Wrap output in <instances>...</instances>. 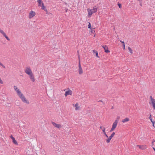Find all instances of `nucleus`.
Segmentation results:
<instances>
[{
    "instance_id": "nucleus-24",
    "label": "nucleus",
    "mask_w": 155,
    "mask_h": 155,
    "mask_svg": "<svg viewBox=\"0 0 155 155\" xmlns=\"http://www.w3.org/2000/svg\"><path fill=\"white\" fill-rule=\"evenodd\" d=\"M115 134V133L114 132H113L112 134H111L110 136L111 138H112L114 136Z\"/></svg>"
},
{
    "instance_id": "nucleus-52",
    "label": "nucleus",
    "mask_w": 155,
    "mask_h": 155,
    "mask_svg": "<svg viewBox=\"0 0 155 155\" xmlns=\"http://www.w3.org/2000/svg\"><path fill=\"white\" fill-rule=\"evenodd\" d=\"M100 129H102V127L101 126L100 127Z\"/></svg>"
},
{
    "instance_id": "nucleus-8",
    "label": "nucleus",
    "mask_w": 155,
    "mask_h": 155,
    "mask_svg": "<svg viewBox=\"0 0 155 155\" xmlns=\"http://www.w3.org/2000/svg\"><path fill=\"white\" fill-rule=\"evenodd\" d=\"M10 137L12 140V142L14 144L17 145L18 144L17 141L15 140V138L13 137L12 135L10 136Z\"/></svg>"
},
{
    "instance_id": "nucleus-34",
    "label": "nucleus",
    "mask_w": 155,
    "mask_h": 155,
    "mask_svg": "<svg viewBox=\"0 0 155 155\" xmlns=\"http://www.w3.org/2000/svg\"><path fill=\"white\" fill-rule=\"evenodd\" d=\"M150 98L151 101H153V100H155L153 98L152 96H150Z\"/></svg>"
},
{
    "instance_id": "nucleus-42",
    "label": "nucleus",
    "mask_w": 155,
    "mask_h": 155,
    "mask_svg": "<svg viewBox=\"0 0 155 155\" xmlns=\"http://www.w3.org/2000/svg\"><path fill=\"white\" fill-rule=\"evenodd\" d=\"M120 42L122 43V45H124V44H125V43L124 41H120Z\"/></svg>"
},
{
    "instance_id": "nucleus-28",
    "label": "nucleus",
    "mask_w": 155,
    "mask_h": 155,
    "mask_svg": "<svg viewBox=\"0 0 155 155\" xmlns=\"http://www.w3.org/2000/svg\"><path fill=\"white\" fill-rule=\"evenodd\" d=\"M0 65L2 66L3 68H5V67L3 64L0 62Z\"/></svg>"
},
{
    "instance_id": "nucleus-32",
    "label": "nucleus",
    "mask_w": 155,
    "mask_h": 155,
    "mask_svg": "<svg viewBox=\"0 0 155 155\" xmlns=\"http://www.w3.org/2000/svg\"><path fill=\"white\" fill-rule=\"evenodd\" d=\"M5 38L7 39V40L8 41H10V39L6 35L5 37Z\"/></svg>"
},
{
    "instance_id": "nucleus-55",
    "label": "nucleus",
    "mask_w": 155,
    "mask_h": 155,
    "mask_svg": "<svg viewBox=\"0 0 155 155\" xmlns=\"http://www.w3.org/2000/svg\"><path fill=\"white\" fill-rule=\"evenodd\" d=\"M104 45H103L102 46V47L104 48Z\"/></svg>"
},
{
    "instance_id": "nucleus-41",
    "label": "nucleus",
    "mask_w": 155,
    "mask_h": 155,
    "mask_svg": "<svg viewBox=\"0 0 155 155\" xmlns=\"http://www.w3.org/2000/svg\"><path fill=\"white\" fill-rule=\"evenodd\" d=\"M98 102H102L103 103V104H104V102H103L102 101V100H100L99 101H98Z\"/></svg>"
},
{
    "instance_id": "nucleus-50",
    "label": "nucleus",
    "mask_w": 155,
    "mask_h": 155,
    "mask_svg": "<svg viewBox=\"0 0 155 155\" xmlns=\"http://www.w3.org/2000/svg\"><path fill=\"white\" fill-rule=\"evenodd\" d=\"M138 1H139L140 3V2H142V0H138Z\"/></svg>"
},
{
    "instance_id": "nucleus-39",
    "label": "nucleus",
    "mask_w": 155,
    "mask_h": 155,
    "mask_svg": "<svg viewBox=\"0 0 155 155\" xmlns=\"http://www.w3.org/2000/svg\"><path fill=\"white\" fill-rule=\"evenodd\" d=\"M151 122L153 124V126H154V124L155 123V121H152Z\"/></svg>"
},
{
    "instance_id": "nucleus-6",
    "label": "nucleus",
    "mask_w": 155,
    "mask_h": 155,
    "mask_svg": "<svg viewBox=\"0 0 155 155\" xmlns=\"http://www.w3.org/2000/svg\"><path fill=\"white\" fill-rule=\"evenodd\" d=\"M51 124H53V125L55 127L58 128H59L61 127V125L60 124H56L55 122L51 121Z\"/></svg>"
},
{
    "instance_id": "nucleus-51",
    "label": "nucleus",
    "mask_w": 155,
    "mask_h": 155,
    "mask_svg": "<svg viewBox=\"0 0 155 155\" xmlns=\"http://www.w3.org/2000/svg\"><path fill=\"white\" fill-rule=\"evenodd\" d=\"M153 150H154V151H155V148L154 147H153Z\"/></svg>"
},
{
    "instance_id": "nucleus-1",
    "label": "nucleus",
    "mask_w": 155,
    "mask_h": 155,
    "mask_svg": "<svg viewBox=\"0 0 155 155\" xmlns=\"http://www.w3.org/2000/svg\"><path fill=\"white\" fill-rule=\"evenodd\" d=\"M21 99V100L24 103H25L27 104H29V102L28 101L26 100L23 94H22L21 96V94L18 96Z\"/></svg>"
},
{
    "instance_id": "nucleus-12",
    "label": "nucleus",
    "mask_w": 155,
    "mask_h": 155,
    "mask_svg": "<svg viewBox=\"0 0 155 155\" xmlns=\"http://www.w3.org/2000/svg\"><path fill=\"white\" fill-rule=\"evenodd\" d=\"M88 16L89 17H91V16L92 15L93 13V12L92 10L91 9H88Z\"/></svg>"
},
{
    "instance_id": "nucleus-10",
    "label": "nucleus",
    "mask_w": 155,
    "mask_h": 155,
    "mask_svg": "<svg viewBox=\"0 0 155 155\" xmlns=\"http://www.w3.org/2000/svg\"><path fill=\"white\" fill-rule=\"evenodd\" d=\"M30 76V78L31 80L33 82L35 81V78L33 73H31V74L29 75Z\"/></svg>"
},
{
    "instance_id": "nucleus-3",
    "label": "nucleus",
    "mask_w": 155,
    "mask_h": 155,
    "mask_svg": "<svg viewBox=\"0 0 155 155\" xmlns=\"http://www.w3.org/2000/svg\"><path fill=\"white\" fill-rule=\"evenodd\" d=\"M78 67H79V69H78V72L79 74H81L83 73V70L81 68V65L80 64V61L79 60V65H78Z\"/></svg>"
},
{
    "instance_id": "nucleus-15",
    "label": "nucleus",
    "mask_w": 155,
    "mask_h": 155,
    "mask_svg": "<svg viewBox=\"0 0 155 155\" xmlns=\"http://www.w3.org/2000/svg\"><path fill=\"white\" fill-rule=\"evenodd\" d=\"M37 2L39 6H41L42 3H43L41 0H38Z\"/></svg>"
},
{
    "instance_id": "nucleus-17",
    "label": "nucleus",
    "mask_w": 155,
    "mask_h": 155,
    "mask_svg": "<svg viewBox=\"0 0 155 155\" xmlns=\"http://www.w3.org/2000/svg\"><path fill=\"white\" fill-rule=\"evenodd\" d=\"M105 128L104 127H103V129L102 130L104 134L105 135V136L107 137H108V136L106 134V133L105 131Z\"/></svg>"
},
{
    "instance_id": "nucleus-16",
    "label": "nucleus",
    "mask_w": 155,
    "mask_h": 155,
    "mask_svg": "<svg viewBox=\"0 0 155 155\" xmlns=\"http://www.w3.org/2000/svg\"><path fill=\"white\" fill-rule=\"evenodd\" d=\"M129 119L128 117H126L124 119H123L122 120V122L124 123L128 121H129Z\"/></svg>"
},
{
    "instance_id": "nucleus-43",
    "label": "nucleus",
    "mask_w": 155,
    "mask_h": 155,
    "mask_svg": "<svg viewBox=\"0 0 155 155\" xmlns=\"http://www.w3.org/2000/svg\"><path fill=\"white\" fill-rule=\"evenodd\" d=\"M123 47V49L124 50L125 49V44H124V45H122Z\"/></svg>"
},
{
    "instance_id": "nucleus-20",
    "label": "nucleus",
    "mask_w": 155,
    "mask_h": 155,
    "mask_svg": "<svg viewBox=\"0 0 155 155\" xmlns=\"http://www.w3.org/2000/svg\"><path fill=\"white\" fill-rule=\"evenodd\" d=\"M88 28H90L91 30H92V29H95V28H92L91 27V24L90 22H88Z\"/></svg>"
},
{
    "instance_id": "nucleus-47",
    "label": "nucleus",
    "mask_w": 155,
    "mask_h": 155,
    "mask_svg": "<svg viewBox=\"0 0 155 155\" xmlns=\"http://www.w3.org/2000/svg\"><path fill=\"white\" fill-rule=\"evenodd\" d=\"M119 118H120V117H119V116H118V117H117V119H116V120H118V119H119Z\"/></svg>"
},
{
    "instance_id": "nucleus-26",
    "label": "nucleus",
    "mask_w": 155,
    "mask_h": 155,
    "mask_svg": "<svg viewBox=\"0 0 155 155\" xmlns=\"http://www.w3.org/2000/svg\"><path fill=\"white\" fill-rule=\"evenodd\" d=\"M149 119H150V120L151 122L152 121H153L152 119V116H151V114H150V116L149 117Z\"/></svg>"
},
{
    "instance_id": "nucleus-40",
    "label": "nucleus",
    "mask_w": 155,
    "mask_h": 155,
    "mask_svg": "<svg viewBox=\"0 0 155 155\" xmlns=\"http://www.w3.org/2000/svg\"><path fill=\"white\" fill-rule=\"evenodd\" d=\"M155 142V140H154V139H153V140L152 142V145H153V143Z\"/></svg>"
},
{
    "instance_id": "nucleus-37",
    "label": "nucleus",
    "mask_w": 155,
    "mask_h": 155,
    "mask_svg": "<svg viewBox=\"0 0 155 155\" xmlns=\"http://www.w3.org/2000/svg\"><path fill=\"white\" fill-rule=\"evenodd\" d=\"M91 33L94 34L95 32V31L94 30H92V29L91 31Z\"/></svg>"
},
{
    "instance_id": "nucleus-2",
    "label": "nucleus",
    "mask_w": 155,
    "mask_h": 155,
    "mask_svg": "<svg viewBox=\"0 0 155 155\" xmlns=\"http://www.w3.org/2000/svg\"><path fill=\"white\" fill-rule=\"evenodd\" d=\"M14 88L15 90L16 91L18 95L19 96L21 94V96L22 95V94L21 93L19 90L17 88V87L15 86H14Z\"/></svg>"
},
{
    "instance_id": "nucleus-22",
    "label": "nucleus",
    "mask_w": 155,
    "mask_h": 155,
    "mask_svg": "<svg viewBox=\"0 0 155 155\" xmlns=\"http://www.w3.org/2000/svg\"><path fill=\"white\" fill-rule=\"evenodd\" d=\"M41 9L44 11L46 9L45 6L44 5L43 3H42V5H41Z\"/></svg>"
},
{
    "instance_id": "nucleus-5",
    "label": "nucleus",
    "mask_w": 155,
    "mask_h": 155,
    "mask_svg": "<svg viewBox=\"0 0 155 155\" xmlns=\"http://www.w3.org/2000/svg\"><path fill=\"white\" fill-rule=\"evenodd\" d=\"M35 15V13L32 11H31L29 14V18H31L33 17Z\"/></svg>"
},
{
    "instance_id": "nucleus-14",
    "label": "nucleus",
    "mask_w": 155,
    "mask_h": 155,
    "mask_svg": "<svg viewBox=\"0 0 155 155\" xmlns=\"http://www.w3.org/2000/svg\"><path fill=\"white\" fill-rule=\"evenodd\" d=\"M151 103L152 104L153 109L155 110V100H153V101H151Z\"/></svg>"
},
{
    "instance_id": "nucleus-33",
    "label": "nucleus",
    "mask_w": 155,
    "mask_h": 155,
    "mask_svg": "<svg viewBox=\"0 0 155 155\" xmlns=\"http://www.w3.org/2000/svg\"><path fill=\"white\" fill-rule=\"evenodd\" d=\"M118 7H119L120 8H121V4H120L119 3H118Z\"/></svg>"
},
{
    "instance_id": "nucleus-29",
    "label": "nucleus",
    "mask_w": 155,
    "mask_h": 155,
    "mask_svg": "<svg viewBox=\"0 0 155 155\" xmlns=\"http://www.w3.org/2000/svg\"><path fill=\"white\" fill-rule=\"evenodd\" d=\"M0 65L2 66L3 68H5V67L3 64L0 62Z\"/></svg>"
},
{
    "instance_id": "nucleus-7",
    "label": "nucleus",
    "mask_w": 155,
    "mask_h": 155,
    "mask_svg": "<svg viewBox=\"0 0 155 155\" xmlns=\"http://www.w3.org/2000/svg\"><path fill=\"white\" fill-rule=\"evenodd\" d=\"M72 93V91L70 90H69L68 91H66L64 94V95L65 97H66L67 95H71Z\"/></svg>"
},
{
    "instance_id": "nucleus-45",
    "label": "nucleus",
    "mask_w": 155,
    "mask_h": 155,
    "mask_svg": "<svg viewBox=\"0 0 155 155\" xmlns=\"http://www.w3.org/2000/svg\"><path fill=\"white\" fill-rule=\"evenodd\" d=\"M78 103H76L75 104V107H78Z\"/></svg>"
},
{
    "instance_id": "nucleus-4",
    "label": "nucleus",
    "mask_w": 155,
    "mask_h": 155,
    "mask_svg": "<svg viewBox=\"0 0 155 155\" xmlns=\"http://www.w3.org/2000/svg\"><path fill=\"white\" fill-rule=\"evenodd\" d=\"M25 73L28 75H30L32 73V72L30 68H26L25 71Z\"/></svg>"
},
{
    "instance_id": "nucleus-9",
    "label": "nucleus",
    "mask_w": 155,
    "mask_h": 155,
    "mask_svg": "<svg viewBox=\"0 0 155 155\" xmlns=\"http://www.w3.org/2000/svg\"><path fill=\"white\" fill-rule=\"evenodd\" d=\"M118 120H116L113 123V125L112 126V127L115 129L116 128L117 126V123L118 122Z\"/></svg>"
},
{
    "instance_id": "nucleus-48",
    "label": "nucleus",
    "mask_w": 155,
    "mask_h": 155,
    "mask_svg": "<svg viewBox=\"0 0 155 155\" xmlns=\"http://www.w3.org/2000/svg\"><path fill=\"white\" fill-rule=\"evenodd\" d=\"M140 5L142 6V2H140Z\"/></svg>"
},
{
    "instance_id": "nucleus-53",
    "label": "nucleus",
    "mask_w": 155,
    "mask_h": 155,
    "mask_svg": "<svg viewBox=\"0 0 155 155\" xmlns=\"http://www.w3.org/2000/svg\"><path fill=\"white\" fill-rule=\"evenodd\" d=\"M113 108H114V107L113 106V107H111V109H113Z\"/></svg>"
},
{
    "instance_id": "nucleus-49",
    "label": "nucleus",
    "mask_w": 155,
    "mask_h": 155,
    "mask_svg": "<svg viewBox=\"0 0 155 155\" xmlns=\"http://www.w3.org/2000/svg\"><path fill=\"white\" fill-rule=\"evenodd\" d=\"M54 48H55L56 49H58V46H57V47H54Z\"/></svg>"
},
{
    "instance_id": "nucleus-36",
    "label": "nucleus",
    "mask_w": 155,
    "mask_h": 155,
    "mask_svg": "<svg viewBox=\"0 0 155 155\" xmlns=\"http://www.w3.org/2000/svg\"><path fill=\"white\" fill-rule=\"evenodd\" d=\"M80 108V107H75V110H79V108Z\"/></svg>"
},
{
    "instance_id": "nucleus-11",
    "label": "nucleus",
    "mask_w": 155,
    "mask_h": 155,
    "mask_svg": "<svg viewBox=\"0 0 155 155\" xmlns=\"http://www.w3.org/2000/svg\"><path fill=\"white\" fill-rule=\"evenodd\" d=\"M137 147H138L140 149L142 150H144L146 149L147 147L145 145H137Z\"/></svg>"
},
{
    "instance_id": "nucleus-23",
    "label": "nucleus",
    "mask_w": 155,
    "mask_h": 155,
    "mask_svg": "<svg viewBox=\"0 0 155 155\" xmlns=\"http://www.w3.org/2000/svg\"><path fill=\"white\" fill-rule=\"evenodd\" d=\"M92 10L93 13H95L97 11V8H94Z\"/></svg>"
},
{
    "instance_id": "nucleus-44",
    "label": "nucleus",
    "mask_w": 155,
    "mask_h": 155,
    "mask_svg": "<svg viewBox=\"0 0 155 155\" xmlns=\"http://www.w3.org/2000/svg\"><path fill=\"white\" fill-rule=\"evenodd\" d=\"M104 50L106 48H107L108 47L106 45H104Z\"/></svg>"
},
{
    "instance_id": "nucleus-13",
    "label": "nucleus",
    "mask_w": 155,
    "mask_h": 155,
    "mask_svg": "<svg viewBox=\"0 0 155 155\" xmlns=\"http://www.w3.org/2000/svg\"><path fill=\"white\" fill-rule=\"evenodd\" d=\"M93 53L94 54H95V55L98 58H99V56H98V52L97 51L95 50H93Z\"/></svg>"
},
{
    "instance_id": "nucleus-19",
    "label": "nucleus",
    "mask_w": 155,
    "mask_h": 155,
    "mask_svg": "<svg viewBox=\"0 0 155 155\" xmlns=\"http://www.w3.org/2000/svg\"><path fill=\"white\" fill-rule=\"evenodd\" d=\"M111 138L109 136V137H108V139H106V142L107 143H108L110 142V140L111 139Z\"/></svg>"
},
{
    "instance_id": "nucleus-18",
    "label": "nucleus",
    "mask_w": 155,
    "mask_h": 155,
    "mask_svg": "<svg viewBox=\"0 0 155 155\" xmlns=\"http://www.w3.org/2000/svg\"><path fill=\"white\" fill-rule=\"evenodd\" d=\"M0 32L3 35L4 37H5L6 35L4 31L0 28Z\"/></svg>"
},
{
    "instance_id": "nucleus-54",
    "label": "nucleus",
    "mask_w": 155,
    "mask_h": 155,
    "mask_svg": "<svg viewBox=\"0 0 155 155\" xmlns=\"http://www.w3.org/2000/svg\"><path fill=\"white\" fill-rule=\"evenodd\" d=\"M65 4L66 5H67L68 4H67V3L65 2Z\"/></svg>"
},
{
    "instance_id": "nucleus-31",
    "label": "nucleus",
    "mask_w": 155,
    "mask_h": 155,
    "mask_svg": "<svg viewBox=\"0 0 155 155\" xmlns=\"http://www.w3.org/2000/svg\"><path fill=\"white\" fill-rule=\"evenodd\" d=\"M45 11L46 12V14H50V12H48L47 10V9H45Z\"/></svg>"
},
{
    "instance_id": "nucleus-21",
    "label": "nucleus",
    "mask_w": 155,
    "mask_h": 155,
    "mask_svg": "<svg viewBox=\"0 0 155 155\" xmlns=\"http://www.w3.org/2000/svg\"><path fill=\"white\" fill-rule=\"evenodd\" d=\"M104 51L107 53H109L110 52V51L108 50V47L104 49Z\"/></svg>"
},
{
    "instance_id": "nucleus-46",
    "label": "nucleus",
    "mask_w": 155,
    "mask_h": 155,
    "mask_svg": "<svg viewBox=\"0 0 155 155\" xmlns=\"http://www.w3.org/2000/svg\"><path fill=\"white\" fill-rule=\"evenodd\" d=\"M68 8H65V12H67L68 11Z\"/></svg>"
},
{
    "instance_id": "nucleus-27",
    "label": "nucleus",
    "mask_w": 155,
    "mask_h": 155,
    "mask_svg": "<svg viewBox=\"0 0 155 155\" xmlns=\"http://www.w3.org/2000/svg\"><path fill=\"white\" fill-rule=\"evenodd\" d=\"M0 65L2 66L3 68H5V67L3 64L0 62Z\"/></svg>"
},
{
    "instance_id": "nucleus-35",
    "label": "nucleus",
    "mask_w": 155,
    "mask_h": 155,
    "mask_svg": "<svg viewBox=\"0 0 155 155\" xmlns=\"http://www.w3.org/2000/svg\"><path fill=\"white\" fill-rule=\"evenodd\" d=\"M115 129V128L112 127L111 129V130H110V132H111L113 131Z\"/></svg>"
},
{
    "instance_id": "nucleus-38",
    "label": "nucleus",
    "mask_w": 155,
    "mask_h": 155,
    "mask_svg": "<svg viewBox=\"0 0 155 155\" xmlns=\"http://www.w3.org/2000/svg\"><path fill=\"white\" fill-rule=\"evenodd\" d=\"M0 83L1 84H3V82L2 81V80H1V78H0Z\"/></svg>"
},
{
    "instance_id": "nucleus-25",
    "label": "nucleus",
    "mask_w": 155,
    "mask_h": 155,
    "mask_svg": "<svg viewBox=\"0 0 155 155\" xmlns=\"http://www.w3.org/2000/svg\"><path fill=\"white\" fill-rule=\"evenodd\" d=\"M128 48L130 53L132 54L133 53L132 50L130 47H128Z\"/></svg>"
},
{
    "instance_id": "nucleus-30",
    "label": "nucleus",
    "mask_w": 155,
    "mask_h": 155,
    "mask_svg": "<svg viewBox=\"0 0 155 155\" xmlns=\"http://www.w3.org/2000/svg\"><path fill=\"white\" fill-rule=\"evenodd\" d=\"M0 65L2 66L3 68H5V67L3 64L0 62Z\"/></svg>"
}]
</instances>
